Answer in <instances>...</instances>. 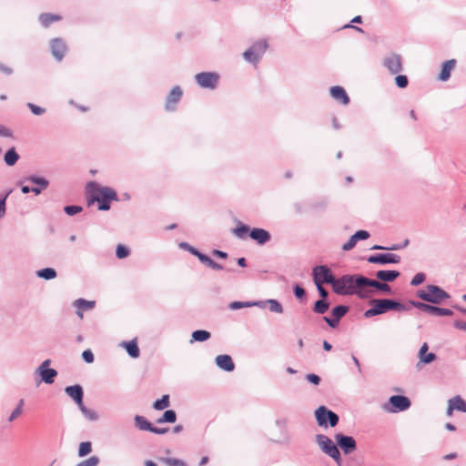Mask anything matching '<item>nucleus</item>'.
<instances>
[{
	"mask_svg": "<svg viewBox=\"0 0 466 466\" xmlns=\"http://www.w3.org/2000/svg\"><path fill=\"white\" fill-rule=\"evenodd\" d=\"M400 260V256L393 253H386V254H376L368 258V261L370 263L374 264H396Z\"/></svg>",
	"mask_w": 466,
	"mask_h": 466,
	"instance_id": "13",
	"label": "nucleus"
},
{
	"mask_svg": "<svg viewBox=\"0 0 466 466\" xmlns=\"http://www.w3.org/2000/svg\"><path fill=\"white\" fill-rule=\"evenodd\" d=\"M322 285H323V284H319V283H318V284H316L317 289H318V290H319V292L320 296H321L323 299H325V298H327V296H328V292H327V290L322 287Z\"/></svg>",
	"mask_w": 466,
	"mask_h": 466,
	"instance_id": "63",
	"label": "nucleus"
},
{
	"mask_svg": "<svg viewBox=\"0 0 466 466\" xmlns=\"http://www.w3.org/2000/svg\"><path fill=\"white\" fill-rule=\"evenodd\" d=\"M18 158H19V156L14 147L9 149L5 155V162L8 166H14L16 163V161L18 160Z\"/></svg>",
	"mask_w": 466,
	"mask_h": 466,
	"instance_id": "33",
	"label": "nucleus"
},
{
	"mask_svg": "<svg viewBox=\"0 0 466 466\" xmlns=\"http://www.w3.org/2000/svg\"><path fill=\"white\" fill-rule=\"evenodd\" d=\"M24 400H20L17 407L13 410L10 417L8 418V421L12 422L15 419H17L23 412Z\"/></svg>",
	"mask_w": 466,
	"mask_h": 466,
	"instance_id": "40",
	"label": "nucleus"
},
{
	"mask_svg": "<svg viewBox=\"0 0 466 466\" xmlns=\"http://www.w3.org/2000/svg\"><path fill=\"white\" fill-rule=\"evenodd\" d=\"M124 346L130 357L137 358L139 356V349L136 341L126 342Z\"/></svg>",
	"mask_w": 466,
	"mask_h": 466,
	"instance_id": "32",
	"label": "nucleus"
},
{
	"mask_svg": "<svg viewBox=\"0 0 466 466\" xmlns=\"http://www.w3.org/2000/svg\"><path fill=\"white\" fill-rule=\"evenodd\" d=\"M168 431V428H157L153 427L150 430V432L156 433V434H165Z\"/></svg>",
	"mask_w": 466,
	"mask_h": 466,
	"instance_id": "60",
	"label": "nucleus"
},
{
	"mask_svg": "<svg viewBox=\"0 0 466 466\" xmlns=\"http://www.w3.org/2000/svg\"><path fill=\"white\" fill-rule=\"evenodd\" d=\"M390 403L392 406V409L390 410L393 412L405 410L410 406V400L407 397L400 395L391 396L390 398Z\"/></svg>",
	"mask_w": 466,
	"mask_h": 466,
	"instance_id": "14",
	"label": "nucleus"
},
{
	"mask_svg": "<svg viewBox=\"0 0 466 466\" xmlns=\"http://www.w3.org/2000/svg\"><path fill=\"white\" fill-rule=\"evenodd\" d=\"M356 243H357V240H356V238H354V237L352 235L350 237V238L349 239V241L342 246V249L349 251L355 247Z\"/></svg>",
	"mask_w": 466,
	"mask_h": 466,
	"instance_id": "52",
	"label": "nucleus"
},
{
	"mask_svg": "<svg viewBox=\"0 0 466 466\" xmlns=\"http://www.w3.org/2000/svg\"><path fill=\"white\" fill-rule=\"evenodd\" d=\"M348 309L346 306H337L332 309V316L339 320L348 312Z\"/></svg>",
	"mask_w": 466,
	"mask_h": 466,
	"instance_id": "39",
	"label": "nucleus"
},
{
	"mask_svg": "<svg viewBox=\"0 0 466 466\" xmlns=\"http://www.w3.org/2000/svg\"><path fill=\"white\" fill-rule=\"evenodd\" d=\"M335 440L345 454L351 453L356 450V441L353 437L338 433L335 436Z\"/></svg>",
	"mask_w": 466,
	"mask_h": 466,
	"instance_id": "12",
	"label": "nucleus"
},
{
	"mask_svg": "<svg viewBox=\"0 0 466 466\" xmlns=\"http://www.w3.org/2000/svg\"><path fill=\"white\" fill-rule=\"evenodd\" d=\"M195 79L201 87L214 89L218 85L219 76L216 73L203 72L197 74Z\"/></svg>",
	"mask_w": 466,
	"mask_h": 466,
	"instance_id": "9",
	"label": "nucleus"
},
{
	"mask_svg": "<svg viewBox=\"0 0 466 466\" xmlns=\"http://www.w3.org/2000/svg\"><path fill=\"white\" fill-rule=\"evenodd\" d=\"M65 212L69 216H74L82 211V208L80 206H66L64 208Z\"/></svg>",
	"mask_w": 466,
	"mask_h": 466,
	"instance_id": "48",
	"label": "nucleus"
},
{
	"mask_svg": "<svg viewBox=\"0 0 466 466\" xmlns=\"http://www.w3.org/2000/svg\"><path fill=\"white\" fill-rule=\"evenodd\" d=\"M92 451V445L90 441H84L79 444L78 456L84 457L89 454Z\"/></svg>",
	"mask_w": 466,
	"mask_h": 466,
	"instance_id": "37",
	"label": "nucleus"
},
{
	"mask_svg": "<svg viewBox=\"0 0 466 466\" xmlns=\"http://www.w3.org/2000/svg\"><path fill=\"white\" fill-rule=\"evenodd\" d=\"M454 326L459 329H462V330H466V322L465 321H462V320H456L454 322Z\"/></svg>",
	"mask_w": 466,
	"mask_h": 466,
	"instance_id": "64",
	"label": "nucleus"
},
{
	"mask_svg": "<svg viewBox=\"0 0 466 466\" xmlns=\"http://www.w3.org/2000/svg\"><path fill=\"white\" fill-rule=\"evenodd\" d=\"M449 403L454 410L466 412V401L460 396H456L449 400Z\"/></svg>",
	"mask_w": 466,
	"mask_h": 466,
	"instance_id": "27",
	"label": "nucleus"
},
{
	"mask_svg": "<svg viewBox=\"0 0 466 466\" xmlns=\"http://www.w3.org/2000/svg\"><path fill=\"white\" fill-rule=\"evenodd\" d=\"M315 417L320 427H327L328 421L331 427H335L339 422L338 415L325 406H320L315 410Z\"/></svg>",
	"mask_w": 466,
	"mask_h": 466,
	"instance_id": "5",
	"label": "nucleus"
},
{
	"mask_svg": "<svg viewBox=\"0 0 466 466\" xmlns=\"http://www.w3.org/2000/svg\"><path fill=\"white\" fill-rule=\"evenodd\" d=\"M28 107L31 109L32 113L36 115V116H39V115H42L45 113V109L36 106V105H34L32 103H29L28 104Z\"/></svg>",
	"mask_w": 466,
	"mask_h": 466,
	"instance_id": "53",
	"label": "nucleus"
},
{
	"mask_svg": "<svg viewBox=\"0 0 466 466\" xmlns=\"http://www.w3.org/2000/svg\"><path fill=\"white\" fill-rule=\"evenodd\" d=\"M330 95L338 101H340L343 105H347L350 102V98L343 87L336 86L331 87Z\"/></svg>",
	"mask_w": 466,
	"mask_h": 466,
	"instance_id": "22",
	"label": "nucleus"
},
{
	"mask_svg": "<svg viewBox=\"0 0 466 466\" xmlns=\"http://www.w3.org/2000/svg\"><path fill=\"white\" fill-rule=\"evenodd\" d=\"M51 52L53 56L57 59L61 60L66 52V46L65 42L60 38H55L50 43Z\"/></svg>",
	"mask_w": 466,
	"mask_h": 466,
	"instance_id": "15",
	"label": "nucleus"
},
{
	"mask_svg": "<svg viewBox=\"0 0 466 466\" xmlns=\"http://www.w3.org/2000/svg\"><path fill=\"white\" fill-rule=\"evenodd\" d=\"M82 358L86 363H92L94 361V354L90 350H84Z\"/></svg>",
	"mask_w": 466,
	"mask_h": 466,
	"instance_id": "50",
	"label": "nucleus"
},
{
	"mask_svg": "<svg viewBox=\"0 0 466 466\" xmlns=\"http://www.w3.org/2000/svg\"><path fill=\"white\" fill-rule=\"evenodd\" d=\"M306 379L310 382V383H313L314 385H318L320 381V378L316 375V374H308L306 376Z\"/></svg>",
	"mask_w": 466,
	"mask_h": 466,
	"instance_id": "54",
	"label": "nucleus"
},
{
	"mask_svg": "<svg viewBox=\"0 0 466 466\" xmlns=\"http://www.w3.org/2000/svg\"><path fill=\"white\" fill-rule=\"evenodd\" d=\"M324 320L332 328H336L339 325V319H334V317L332 319L324 317Z\"/></svg>",
	"mask_w": 466,
	"mask_h": 466,
	"instance_id": "59",
	"label": "nucleus"
},
{
	"mask_svg": "<svg viewBox=\"0 0 466 466\" xmlns=\"http://www.w3.org/2000/svg\"><path fill=\"white\" fill-rule=\"evenodd\" d=\"M50 362V360H45L36 370V372L40 375L42 380L47 384L53 383L57 375L56 370L48 368Z\"/></svg>",
	"mask_w": 466,
	"mask_h": 466,
	"instance_id": "10",
	"label": "nucleus"
},
{
	"mask_svg": "<svg viewBox=\"0 0 466 466\" xmlns=\"http://www.w3.org/2000/svg\"><path fill=\"white\" fill-rule=\"evenodd\" d=\"M425 280V275L423 273H417L410 281L412 286H418Z\"/></svg>",
	"mask_w": 466,
	"mask_h": 466,
	"instance_id": "49",
	"label": "nucleus"
},
{
	"mask_svg": "<svg viewBox=\"0 0 466 466\" xmlns=\"http://www.w3.org/2000/svg\"><path fill=\"white\" fill-rule=\"evenodd\" d=\"M198 258L204 264H206L208 267L209 266L210 262H211V258L209 257H208L207 255H204L202 253H198Z\"/></svg>",
	"mask_w": 466,
	"mask_h": 466,
	"instance_id": "57",
	"label": "nucleus"
},
{
	"mask_svg": "<svg viewBox=\"0 0 466 466\" xmlns=\"http://www.w3.org/2000/svg\"><path fill=\"white\" fill-rule=\"evenodd\" d=\"M456 65L455 59H451L442 64L441 71L439 76V79L441 81H447L450 76L451 71L454 69Z\"/></svg>",
	"mask_w": 466,
	"mask_h": 466,
	"instance_id": "21",
	"label": "nucleus"
},
{
	"mask_svg": "<svg viewBox=\"0 0 466 466\" xmlns=\"http://www.w3.org/2000/svg\"><path fill=\"white\" fill-rule=\"evenodd\" d=\"M162 461L167 466H187L185 461L175 458H164Z\"/></svg>",
	"mask_w": 466,
	"mask_h": 466,
	"instance_id": "42",
	"label": "nucleus"
},
{
	"mask_svg": "<svg viewBox=\"0 0 466 466\" xmlns=\"http://www.w3.org/2000/svg\"><path fill=\"white\" fill-rule=\"evenodd\" d=\"M400 276V272L396 270H380L376 273V277L382 281H393Z\"/></svg>",
	"mask_w": 466,
	"mask_h": 466,
	"instance_id": "26",
	"label": "nucleus"
},
{
	"mask_svg": "<svg viewBox=\"0 0 466 466\" xmlns=\"http://www.w3.org/2000/svg\"><path fill=\"white\" fill-rule=\"evenodd\" d=\"M414 306L417 307L418 309H421L422 311L427 312V313H430V310H431V305H428V304H425V303H422V302L414 303Z\"/></svg>",
	"mask_w": 466,
	"mask_h": 466,
	"instance_id": "56",
	"label": "nucleus"
},
{
	"mask_svg": "<svg viewBox=\"0 0 466 466\" xmlns=\"http://www.w3.org/2000/svg\"><path fill=\"white\" fill-rule=\"evenodd\" d=\"M249 237L259 245L267 243L271 238L268 231L259 228H254L251 229Z\"/></svg>",
	"mask_w": 466,
	"mask_h": 466,
	"instance_id": "17",
	"label": "nucleus"
},
{
	"mask_svg": "<svg viewBox=\"0 0 466 466\" xmlns=\"http://www.w3.org/2000/svg\"><path fill=\"white\" fill-rule=\"evenodd\" d=\"M76 305L79 309L86 310V309H90L94 308L95 301L78 299V300H76Z\"/></svg>",
	"mask_w": 466,
	"mask_h": 466,
	"instance_id": "41",
	"label": "nucleus"
},
{
	"mask_svg": "<svg viewBox=\"0 0 466 466\" xmlns=\"http://www.w3.org/2000/svg\"><path fill=\"white\" fill-rule=\"evenodd\" d=\"M252 304L250 303H242V302H238V301H236V302H232L230 305H229V308L231 309H241L243 307H249L251 306Z\"/></svg>",
	"mask_w": 466,
	"mask_h": 466,
	"instance_id": "55",
	"label": "nucleus"
},
{
	"mask_svg": "<svg viewBox=\"0 0 466 466\" xmlns=\"http://www.w3.org/2000/svg\"><path fill=\"white\" fill-rule=\"evenodd\" d=\"M360 281L363 282V291L366 293H367L366 289L368 287H373V288H376V289L385 291V292L390 291V287L386 283H381L377 280L369 279L365 277H364V279H360Z\"/></svg>",
	"mask_w": 466,
	"mask_h": 466,
	"instance_id": "20",
	"label": "nucleus"
},
{
	"mask_svg": "<svg viewBox=\"0 0 466 466\" xmlns=\"http://www.w3.org/2000/svg\"><path fill=\"white\" fill-rule=\"evenodd\" d=\"M267 48L268 45L265 41L257 42L244 52L243 56L248 62L257 63L266 52Z\"/></svg>",
	"mask_w": 466,
	"mask_h": 466,
	"instance_id": "7",
	"label": "nucleus"
},
{
	"mask_svg": "<svg viewBox=\"0 0 466 466\" xmlns=\"http://www.w3.org/2000/svg\"><path fill=\"white\" fill-rule=\"evenodd\" d=\"M99 463V459L96 456H92L85 461H82L76 466H97Z\"/></svg>",
	"mask_w": 466,
	"mask_h": 466,
	"instance_id": "43",
	"label": "nucleus"
},
{
	"mask_svg": "<svg viewBox=\"0 0 466 466\" xmlns=\"http://www.w3.org/2000/svg\"><path fill=\"white\" fill-rule=\"evenodd\" d=\"M62 19L61 15L45 13L39 15V21L44 27H49L52 23L58 22Z\"/></svg>",
	"mask_w": 466,
	"mask_h": 466,
	"instance_id": "24",
	"label": "nucleus"
},
{
	"mask_svg": "<svg viewBox=\"0 0 466 466\" xmlns=\"http://www.w3.org/2000/svg\"><path fill=\"white\" fill-rule=\"evenodd\" d=\"M116 192L107 187H101L95 182H91L86 187L87 205L91 206L95 202H98L99 210H108L110 208V201L116 200Z\"/></svg>",
	"mask_w": 466,
	"mask_h": 466,
	"instance_id": "1",
	"label": "nucleus"
},
{
	"mask_svg": "<svg viewBox=\"0 0 466 466\" xmlns=\"http://www.w3.org/2000/svg\"><path fill=\"white\" fill-rule=\"evenodd\" d=\"M294 292L297 298L301 299L305 295L304 289L300 288L299 286H296L294 289Z\"/></svg>",
	"mask_w": 466,
	"mask_h": 466,
	"instance_id": "61",
	"label": "nucleus"
},
{
	"mask_svg": "<svg viewBox=\"0 0 466 466\" xmlns=\"http://www.w3.org/2000/svg\"><path fill=\"white\" fill-rule=\"evenodd\" d=\"M384 66L391 74H398L402 70V58L400 55L390 54L384 58Z\"/></svg>",
	"mask_w": 466,
	"mask_h": 466,
	"instance_id": "11",
	"label": "nucleus"
},
{
	"mask_svg": "<svg viewBox=\"0 0 466 466\" xmlns=\"http://www.w3.org/2000/svg\"><path fill=\"white\" fill-rule=\"evenodd\" d=\"M37 276L45 279H52L56 277V272L54 268H46L37 271Z\"/></svg>",
	"mask_w": 466,
	"mask_h": 466,
	"instance_id": "35",
	"label": "nucleus"
},
{
	"mask_svg": "<svg viewBox=\"0 0 466 466\" xmlns=\"http://www.w3.org/2000/svg\"><path fill=\"white\" fill-rule=\"evenodd\" d=\"M181 247L188 250L191 254L195 255L196 257H198V254L199 253L198 250H197L195 248L191 247L187 243H182Z\"/></svg>",
	"mask_w": 466,
	"mask_h": 466,
	"instance_id": "58",
	"label": "nucleus"
},
{
	"mask_svg": "<svg viewBox=\"0 0 466 466\" xmlns=\"http://www.w3.org/2000/svg\"><path fill=\"white\" fill-rule=\"evenodd\" d=\"M396 85L400 88H405L408 86V78L404 75H399L395 77Z\"/></svg>",
	"mask_w": 466,
	"mask_h": 466,
	"instance_id": "47",
	"label": "nucleus"
},
{
	"mask_svg": "<svg viewBox=\"0 0 466 466\" xmlns=\"http://www.w3.org/2000/svg\"><path fill=\"white\" fill-rule=\"evenodd\" d=\"M216 364L226 371H232L235 369V364L229 355H218L216 358Z\"/></svg>",
	"mask_w": 466,
	"mask_h": 466,
	"instance_id": "19",
	"label": "nucleus"
},
{
	"mask_svg": "<svg viewBox=\"0 0 466 466\" xmlns=\"http://www.w3.org/2000/svg\"><path fill=\"white\" fill-rule=\"evenodd\" d=\"M317 442L326 454L330 456L337 462L340 461L339 451L329 437L326 435L319 434L317 435Z\"/></svg>",
	"mask_w": 466,
	"mask_h": 466,
	"instance_id": "6",
	"label": "nucleus"
},
{
	"mask_svg": "<svg viewBox=\"0 0 466 466\" xmlns=\"http://www.w3.org/2000/svg\"><path fill=\"white\" fill-rule=\"evenodd\" d=\"M169 406V396L164 395L160 400L154 402L153 408L157 410H162Z\"/></svg>",
	"mask_w": 466,
	"mask_h": 466,
	"instance_id": "34",
	"label": "nucleus"
},
{
	"mask_svg": "<svg viewBox=\"0 0 466 466\" xmlns=\"http://www.w3.org/2000/svg\"><path fill=\"white\" fill-rule=\"evenodd\" d=\"M65 391L76 401L77 406H82L84 392L80 385L68 386L65 389Z\"/></svg>",
	"mask_w": 466,
	"mask_h": 466,
	"instance_id": "18",
	"label": "nucleus"
},
{
	"mask_svg": "<svg viewBox=\"0 0 466 466\" xmlns=\"http://www.w3.org/2000/svg\"><path fill=\"white\" fill-rule=\"evenodd\" d=\"M370 304L372 307L364 313L367 318L382 314L388 310H402L404 309L402 304L390 299H373Z\"/></svg>",
	"mask_w": 466,
	"mask_h": 466,
	"instance_id": "3",
	"label": "nucleus"
},
{
	"mask_svg": "<svg viewBox=\"0 0 466 466\" xmlns=\"http://www.w3.org/2000/svg\"><path fill=\"white\" fill-rule=\"evenodd\" d=\"M268 305H269V309L270 311L272 312H276V313H282L283 312V308L282 306L280 305V303H279L277 300L275 299H269L268 301Z\"/></svg>",
	"mask_w": 466,
	"mask_h": 466,
	"instance_id": "44",
	"label": "nucleus"
},
{
	"mask_svg": "<svg viewBox=\"0 0 466 466\" xmlns=\"http://www.w3.org/2000/svg\"><path fill=\"white\" fill-rule=\"evenodd\" d=\"M177 420V415H176V412L172 410H166L162 417L159 418L157 422V423H165V422H169V423H174Z\"/></svg>",
	"mask_w": 466,
	"mask_h": 466,
	"instance_id": "30",
	"label": "nucleus"
},
{
	"mask_svg": "<svg viewBox=\"0 0 466 466\" xmlns=\"http://www.w3.org/2000/svg\"><path fill=\"white\" fill-rule=\"evenodd\" d=\"M116 257L118 258H127L128 255H129V250L127 248H126L125 246L119 244L117 247H116Z\"/></svg>",
	"mask_w": 466,
	"mask_h": 466,
	"instance_id": "46",
	"label": "nucleus"
},
{
	"mask_svg": "<svg viewBox=\"0 0 466 466\" xmlns=\"http://www.w3.org/2000/svg\"><path fill=\"white\" fill-rule=\"evenodd\" d=\"M428 350L429 346L424 342L419 350L420 360L425 364H429L436 360V355L434 353H428Z\"/></svg>",
	"mask_w": 466,
	"mask_h": 466,
	"instance_id": "23",
	"label": "nucleus"
},
{
	"mask_svg": "<svg viewBox=\"0 0 466 466\" xmlns=\"http://www.w3.org/2000/svg\"><path fill=\"white\" fill-rule=\"evenodd\" d=\"M135 423L136 426L142 431H150L152 428V424L147 420V419L143 416L137 415L135 417Z\"/></svg>",
	"mask_w": 466,
	"mask_h": 466,
	"instance_id": "29",
	"label": "nucleus"
},
{
	"mask_svg": "<svg viewBox=\"0 0 466 466\" xmlns=\"http://www.w3.org/2000/svg\"><path fill=\"white\" fill-rule=\"evenodd\" d=\"M360 279H364V277L345 275L340 279H335L333 289L337 294H358L360 298H366L368 293L363 291V282L360 281Z\"/></svg>",
	"mask_w": 466,
	"mask_h": 466,
	"instance_id": "2",
	"label": "nucleus"
},
{
	"mask_svg": "<svg viewBox=\"0 0 466 466\" xmlns=\"http://www.w3.org/2000/svg\"><path fill=\"white\" fill-rule=\"evenodd\" d=\"M27 180L36 185V187H31V192H34L35 195L40 194V192L48 185V182L42 177H30Z\"/></svg>",
	"mask_w": 466,
	"mask_h": 466,
	"instance_id": "25",
	"label": "nucleus"
},
{
	"mask_svg": "<svg viewBox=\"0 0 466 466\" xmlns=\"http://www.w3.org/2000/svg\"><path fill=\"white\" fill-rule=\"evenodd\" d=\"M182 94L183 92L179 86L173 87L168 96L167 97L165 105L166 109L170 111L174 110L177 103L180 100Z\"/></svg>",
	"mask_w": 466,
	"mask_h": 466,
	"instance_id": "16",
	"label": "nucleus"
},
{
	"mask_svg": "<svg viewBox=\"0 0 466 466\" xmlns=\"http://www.w3.org/2000/svg\"><path fill=\"white\" fill-rule=\"evenodd\" d=\"M210 332L207 330H195L191 335V342L194 341H206L210 338Z\"/></svg>",
	"mask_w": 466,
	"mask_h": 466,
	"instance_id": "28",
	"label": "nucleus"
},
{
	"mask_svg": "<svg viewBox=\"0 0 466 466\" xmlns=\"http://www.w3.org/2000/svg\"><path fill=\"white\" fill-rule=\"evenodd\" d=\"M354 238L357 241L367 239L370 237V234L366 230H359L353 235Z\"/></svg>",
	"mask_w": 466,
	"mask_h": 466,
	"instance_id": "51",
	"label": "nucleus"
},
{
	"mask_svg": "<svg viewBox=\"0 0 466 466\" xmlns=\"http://www.w3.org/2000/svg\"><path fill=\"white\" fill-rule=\"evenodd\" d=\"M429 314L433 315V316H451V315H452V311L449 309H443V308L431 306Z\"/></svg>",
	"mask_w": 466,
	"mask_h": 466,
	"instance_id": "36",
	"label": "nucleus"
},
{
	"mask_svg": "<svg viewBox=\"0 0 466 466\" xmlns=\"http://www.w3.org/2000/svg\"><path fill=\"white\" fill-rule=\"evenodd\" d=\"M417 296L422 300L439 304L450 298L449 294L438 286L429 285L417 292Z\"/></svg>",
	"mask_w": 466,
	"mask_h": 466,
	"instance_id": "4",
	"label": "nucleus"
},
{
	"mask_svg": "<svg viewBox=\"0 0 466 466\" xmlns=\"http://www.w3.org/2000/svg\"><path fill=\"white\" fill-rule=\"evenodd\" d=\"M313 279L315 284L329 283L333 286V282L335 281L331 270L326 266L315 267L313 269Z\"/></svg>",
	"mask_w": 466,
	"mask_h": 466,
	"instance_id": "8",
	"label": "nucleus"
},
{
	"mask_svg": "<svg viewBox=\"0 0 466 466\" xmlns=\"http://www.w3.org/2000/svg\"><path fill=\"white\" fill-rule=\"evenodd\" d=\"M233 234L239 238H245L249 231V227L238 222V226L233 229Z\"/></svg>",
	"mask_w": 466,
	"mask_h": 466,
	"instance_id": "31",
	"label": "nucleus"
},
{
	"mask_svg": "<svg viewBox=\"0 0 466 466\" xmlns=\"http://www.w3.org/2000/svg\"><path fill=\"white\" fill-rule=\"evenodd\" d=\"M78 408L88 420H95L97 418L96 412L94 410L86 409L84 403H82V406H78Z\"/></svg>",
	"mask_w": 466,
	"mask_h": 466,
	"instance_id": "45",
	"label": "nucleus"
},
{
	"mask_svg": "<svg viewBox=\"0 0 466 466\" xmlns=\"http://www.w3.org/2000/svg\"><path fill=\"white\" fill-rule=\"evenodd\" d=\"M329 307V304L327 301L320 299L316 301L314 305V311L319 314H323L328 310Z\"/></svg>",
	"mask_w": 466,
	"mask_h": 466,
	"instance_id": "38",
	"label": "nucleus"
},
{
	"mask_svg": "<svg viewBox=\"0 0 466 466\" xmlns=\"http://www.w3.org/2000/svg\"><path fill=\"white\" fill-rule=\"evenodd\" d=\"M398 246H391V247H382V246H380V245H375L371 248V249H387V250H396L398 249Z\"/></svg>",
	"mask_w": 466,
	"mask_h": 466,
	"instance_id": "62",
	"label": "nucleus"
}]
</instances>
